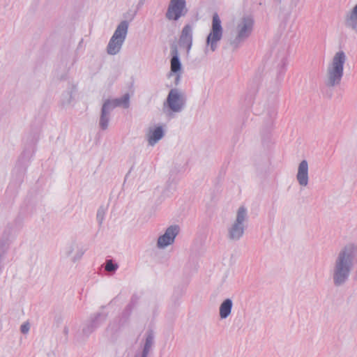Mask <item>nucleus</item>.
<instances>
[{"instance_id":"nucleus-24","label":"nucleus","mask_w":357,"mask_h":357,"mask_svg":"<svg viewBox=\"0 0 357 357\" xmlns=\"http://www.w3.org/2000/svg\"><path fill=\"white\" fill-rule=\"evenodd\" d=\"M105 210L102 208H100L97 211L96 218L99 223V225H102L103 220H104V216H105Z\"/></svg>"},{"instance_id":"nucleus-26","label":"nucleus","mask_w":357,"mask_h":357,"mask_svg":"<svg viewBox=\"0 0 357 357\" xmlns=\"http://www.w3.org/2000/svg\"><path fill=\"white\" fill-rule=\"evenodd\" d=\"M174 74L176 75L174 83L176 85H177V84H178V83L181 80V73H174Z\"/></svg>"},{"instance_id":"nucleus-4","label":"nucleus","mask_w":357,"mask_h":357,"mask_svg":"<svg viewBox=\"0 0 357 357\" xmlns=\"http://www.w3.org/2000/svg\"><path fill=\"white\" fill-rule=\"evenodd\" d=\"M186 104L185 94L178 89L169 91L166 101L164 102L163 110L169 118H174L175 114L181 112Z\"/></svg>"},{"instance_id":"nucleus-11","label":"nucleus","mask_w":357,"mask_h":357,"mask_svg":"<svg viewBox=\"0 0 357 357\" xmlns=\"http://www.w3.org/2000/svg\"><path fill=\"white\" fill-rule=\"evenodd\" d=\"M179 45L185 48L186 53L188 54L192 45V26L190 24L183 26L179 38Z\"/></svg>"},{"instance_id":"nucleus-12","label":"nucleus","mask_w":357,"mask_h":357,"mask_svg":"<svg viewBox=\"0 0 357 357\" xmlns=\"http://www.w3.org/2000/svg\"><path fill=\"white\" fill-rule=\"evenodd\" d=\"M165 135V131L162 126H156L149 128L146 135L149 145L153 146L156 144Z\"/></svg>"},{"instance_id":"nucleus-30","label":"nucleus","mask_w":357,"mask_h":357,"mask_svg":"<svg viewBox=\"0 0 357 357\" xmlns=\"http://www.w3.org/2000/svg\"><path fill=\"white\" fill-rule=\"evenodd\" d=\"M64 333H68V328H64Z\"/></svg>"},{"instance_id":"nucleus-18","label":"nucleus","mask_w":357,"mask_h":357,"mask_svg":"<svg viewBox=\"0 0 357 357\" xmlns=\"http://www.w3.org/2000/svg\"><path fill=\"white\" fill-rule=\"evenodd\" d=\"M345 26L357 32V4L345 17Z\"/></svg>"},{"instance_id":"nucleus-28","label":"nucleus","mask_w":357,"mask_h":357,"mask_svg":"<svg viewBox=\"0 0 357 357\" xmlns=\"http://www.w3.org/2000/svg\"><path fill=\"white\" fill-rule=\"evenodd\" d=\"M285 66H286V59H283L282 60L281 68H284Z\"/></svg>"},{"instance_id":"nucleus-2","label":"nucleus","mask_w":357,"mask_h":357,"mask_svg":"<svg viewBox=\"0 0 357 357\" xmlns=\"http://www.w3.org/2000/svg\"><path fill=\"white\" fill-rule=\"evenodd\" d=\"M347 56L343 51L336 52L333 57L331 63L327 68V86L333 87L340 84L343 76L344 65Z\"/></svg>"},{"instance_id":"nucleus-16","label":"nucleus","mask_w":357,"mask_h":357,"mask_svg":"<svg viewBox=\"0 0 357 357\" xmlns=\"http://www.w3.org/2000/svg\"><path fill=\"white\" fill-rule=\"evenodd\" d=\"M112 111L113 109L104 101L101 107L99 119V126L101 130H105L107 129L110 121V114Z\"/></svg>"},{"instance_id":"nucleus-10","label":"nucleus","mask_w":357,"mask_h":357,"mask_svg":"<svg viewBox=\"0 0 357 357\" xmlns=\"http://www.w3.org/2000/svg\"><path fill=\"white\" fill-rule=\"evenodd\" d=\"M107 318L104 313H96L87 320L82 328V333L84 336L89 337L98 327H99Z\"/></svg>"},{"instance_id":"nucleus-25","label":"nucleus","mask_w":357,"mask_h":357,"mask_svg":"<svg viewBox=\"0 0 357 357\" xmlns=\"http://www.w3.org/2000/svg\"><path fill=\"white\" fill-rule=\"evenodd\" d=\"M29 324L28 323L23 324L20 327V331L23 334H26L29 331Z\"/></svg>"},{"instance_id":"nucleus-22","label":"nucleus","mask_w":357,"mask_h":357,"mask_svg":"<svg viewBox=\"0 0 357 357\" xmlns=\"http://www.w3.org/2000/svg\"><path fill=\"white\" fill-rule=\"evenodd\" d=\"M73 99V92L72 91H67L62 95V104L63 105H68L71 102Z\"/></svg>"},{"instance_id":"nucleus-1","label":"nucleus","mask_w":357,"mask_h":357,"mask_svg":"<svg viewBox=\"0 0 357 357\" xmlns=\"http://www.w3.org/2000/svg\"><path fill=\"white\" fill-rule=\"evenodd\" d=\"M356 245L348 243L337 253L331 270L333 284L336 287L344 285L349 279L354 266Z\"/></svg>"},{"instance_id":"nucleus-7","label":"nucleus","mask_w":357,"mask_h":357,"mask_svg":"<svg viewBox=\"0 0 357 357\" xmlns=\"http://www.w3.org/2000/svg\"><path fill=\"white\" fill-rule=\"evenodd\" d=\"M223 29L221 25V20L218 13H214L212 20L211 29L206 37V48L205 52L207 53L209 47L211 52H215L218 48V44L222 38Z\"/></svg>"},{"instance_id":"nucleus-20","label":"nucleus","mask_w":357,"mask_h":357,"mask_svg":"<svg viewBox=\"0 0 357 357\" xmlns=\"http://www.w3.org/2000/svg\"><path fill=\"white\" fill-rule=\"evenodd\" d=\"M137 303V298L135 296H133L130 301V303L127 305L126 308L122 312V319H125L126 321L132 314V312L135 307L136 306Z\"/></svg>"},{"instance_id":"nucleus-17","label":"nucleus","mask_w":357,"mask_h":357,"mask_svg":"<svg viewBox=\"0 0 357 357\" xmlns=\"http://www.w3.org/2000/svg\"><path fill=\"white\" fill-rule=\"evenodd\" d=\"M113 109L116 107L128 108L130 106V95L125 93L121 98L115 99H107L105 100Z\"/></svg>"},{"instance_id":"nucleus-29","label":"nucleus","mask_w":357,"mask_h":357,"mask_svg":"<svg viewBox=\"0 0 357 357\" xmlns=\"http://www.w3.org/2000/svg\"><path fill=\"white\" fill-rule=\"evenodd\" d=\"M355 261H356V263H357V245H356V255L354 257V262Z\"/></svg>"},{"instance_id":"nucleus-5","label":"nucleus","mask_w":357,"mask_h":357,"mask_svg":"<svg viewBox=\"0 0 357 357\" xmlns=\"http://www.w3.org/2000/svg\"><path fill=\"white\" fill-rule=\"evenodd\" d=\"M248 211L245 206H240L237 211L236 219L227 228V238L232 242L238 241L244 235L247 228Z\"/></svg>"},{"instance_id":"nucleus-8","label":"nucleus","mask_w":357,"mask_h":357,"mask_svg":"<svg viewBox=\"0 0 357 357\" xmlns=\"http://www.w3.org/2000/svg\"><path fill=\"white\" fill-rule=\"evenodd\" d=\"M188 8L185 0H170L165 13V17L169 21H178L186 15Z\"/></svg>"},{"instance_id":"nucleus-19","label":"nucleus","mask_w":357,"mask_h":357,"mask_svg":"<svg viewBox=\"0 0 357 357\" xmlns=\"http://www.w3.org/2000/svg\"><path fill=\"white\" fill-rule=\"evenodd\" d=\"M233 306L232 301L230 298L225 299L220 306V317L221 319L227 318L231 314Z\"/></svg>"},{"instance_id":"nucleus-6","label":"nucleus","mask_w":357,"mask_h":357,"mask_svg":"<svg viewBox=\"0 0 357 357\" xmlns=\"http://www.w3.org/2000/svg\"><path fill=\"white\" fill-rule=\"evenodd\" d=\"M128 29V22L123 20L117 26L113 36L107 47V52L109 55L118 54L126 38Z\"/></svg>"},{"instance_id":"nucleus-9","label":"nucleus","mask_w":357,"mask_h":357,"mask_svg":"<svg viewBox=\"0 0 357 357\" xmlns=\"http://www.w3.org/2000/svg\"><path fill=\"white\" fill-rule=\"evenodd\" d=\"M178 233L179 227L178 225H171L165 230L164 234L158 238L157 247L160 249H163L172 245Z\"/></svg>"},{"instance_id":"nucleus-23","label":"nucleus","mask_w":357,"mask_h":357,"mask_svg":"<svg viewBox=\"0 0 357 357\" xmlns=\"http://www.w3.org/2000/svg\"><path fill=\"white\" fill-rule=\"evenodd\" d=\"M84 253V250L82 248L77 247V251L75 255L72 257V261L76 262L79 260Z\"/></svg>"},{"instance_id":"nucleus-21","label":"nucleus","mask_w":357,"mask_h":357,"mask_svg":"<svg viewBox=\"0 0 357 357\" xmlns=\"http://www.w3.org/2000/svg\"><path fill=\"white\" fill-rule=\"evenodd\" d=\"M118 267V264L114 263L112 259H108L105 262V269L108 272L114 273L117 270Z\"/></svg>"},{"instance_id":"nucleus-31","label":"nucleus","mask_w":357,"mask_h":357,"mask_svg":"<svg viewBox=\"0 0 357 357\" xmlns=\"http://www.w3.org/2000/svg\"><path fill=\"white\" fill-rule=\"evenodd\" d=\"M281 1H282V0H277V1H278L279 3H280V2H281Z\"/></svg>"},{"instance_id":"nucleus-3","label":"nucleus","mask_w":357,"mask_h":357,"mask_svg":"<svg viewBox=\"0 0 357 357\" xmlns=\"http://www.w3.org/2000/svg\"><path fill=\"white\" fill-rule=\"evenodd\" d=\"M254 20L251 16L241 17L236 26V36L229 39V45L234 50L238 49L251 36L253 31Z\"/></svg>"},{"instance_id":"nucleus-15","label":"nucleus","mask_w":357,"mask_h":357,"mask_svg":"<svg viewBox=\"0 0 357 357\" xmlns=\"http://www.w3.org/2000/svg\"><path fill=\"white\" fill-rule=\"evenodd\" d=\"M171 59H170V70L172 73H181L182 65L179 59V54L177 46L173 45L171 46Z\"/></svg>"},{"instance_id":"nucleus-13","label":"nucleus","mask_w":357,"mask_h":357,"mask_svg":"<svg viewBox=\"0 0 357 357\" xmlns=\"http://www.w3.org/2000/svg\"><path fill=\"white\" fill-rule=\"evenodd\" d=\"M296 179L300 185L305 187L308 184V163L306 160H302L298 167Z\"/></svg>"},{"instance_id":"nucleus-14","label":"nucleus","mask_w":357,"mask_h":357,"mask_svg":"<svg viewBox=\"0 0 357 357\" xmlns=\"http://www.w3.org/2000/svg\"><path fill=\"white\" fill-rule=\"evenodd\" d=\"M155 335L154 332L149 329L145 334V342L142 352L137 353L135 357H147L150 351L154 345Z\"/></svg>"},{"instance_id":"nucleus-27","label":"nucleus","mask_w":357,"mask_h":357,"mask_svg":"<svg viewBox=\"0 0 357 357\" xmlns=\"http://www.w3.org/2000/svg\"><path fill=\"white\" fill-rule=\"evenodd\" d=\"M74 247H75V246H74L73 245H70V246L68 248V250H67V252H66V254H67V255H68V256H70V255L72 254V252L74 251V249H75V248H74Z\"/></svg>"}]
</instances>
